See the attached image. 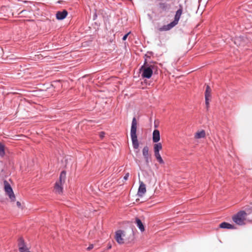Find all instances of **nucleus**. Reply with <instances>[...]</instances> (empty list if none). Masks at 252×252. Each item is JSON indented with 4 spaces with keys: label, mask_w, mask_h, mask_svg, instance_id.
<instances>
[{
    "label": "nucleus",
    "mask_w": 252,
    "mask_h": 252,
    "mask_svg": "<svg viewBox=\"0 0 252 252\" xmlns=\"http://www.w3.org/2000/svg\"><path fill=\"white\" fill-rule=\"evenodd\" d=\"M16 204H17V205L18 207H20L21 206V203H20V202H19V201L17 202Z\"/></svg>",
    "instance_id": "nucleus-27"
},
{
    "label": "nucleus",
    "mask_w": 252,
    "mask_h": 252,
    "mask_svg": "<svg viewBox=\"0 0 252 252\" xmlns=\"http://www.w3.org/2000/svg\"><path fill=\"white\" fill-rule=\"evenodd\" d=\"M206 133L205 131L204 130H202L199 131H197L194 136V137L196 139H199L202 138H204L205 137Z\"/></svg>",
    "instance_id": "nucleus-16"
},
{
    "label": "nucleus",
    "mask_w": 252,
    "mask_h": 252,
    "mask_svg": "<svg viewBox=\"0 0 252 252\" xmlns=\"http://www.w3.org/2000/svg\"><path fill=\"white\" fill-rule=\"evenodd\" d=\"M175 26L171 22L170 24L163 26L162 27L158 29V31L162 32L164 31H168L173 28Z\"/></svg>",
    "instance_id": "nucleus-15"
},
{
    "label": "nucleus",
    "mask_w": 252,
    "mask_h": 252,
    "mask_svg": "<svg viewBox=\"0 0 252 252\" xmlns=\"http://www.w3.org/2000/svg\"><path fill=\"white\" fill-rule=\"evenodd\" d=\"M246 216L247 213L244 211H241L234 215L232 217V220L236 224L242 225L244 224V221L246 220Z\"/></svg>",
    "instance_id": "nucleus-2"
},
{
    "label": "nucleus",
    "mask_w": 252,
    "mask_h": 252,
    "mask_svg": "<svg viewBox=\"0 0 252 252\" xmlns=\"http://www.w3.org/2000/svg\"><path fill=\"white\" fill-rule=\"evenodd\" d=\"M143 155L145 159L147 164L149 162V148L147 146H145L142 150Z\"/></svg>",
    "instance_id": "nucleus-10"
},
{
    "label": "nucleus",
    "mask_w": 252,
    "mask_h": 252,
    "mask_svg": "<svg viewBox=\"0 0 252 252\" xmlns=\"http://www.w3.org/2000/svg\"><path fill=\"white\" fill-rule=\"evenodd\" d=\"M205 104L206 105L207 109H208L209 106V98H205Z\"/></svg>",
    "instance_id": "nucleus-22"
},
{
    "label": "nucleus",
    "mask_w": 252,
    "mask_h": 252,
    "mask_svg": "<svg viewBox=\"0 0 252 252\" xmlns=\"http://www.w3.org/2000/svg\"><path fill=\"white\" fill-rule=\"evenodd\" d=\"M160 140V133L158 130L155 129L153 133V141L155 143H157Z\"/></svg>",
    "instance_id": "nucleus-11"
},
{
    "label": "nucleus",
    "mask_w": 252,
    "mask_h": 252,
    "mask_svg": "<svg viewBox=\"0 0 252 252\" xmlns=\"http://www.w3.org/2000/svg\"><path fill=\"white\" fill-rule=\"evenodd\" d=\"M135 223L141 231L143 232L145 230L144 226L140 219L138 218H136Z\"/></svg>",
    "instance_id": "nucleus-14"
},
{
    "label": "nucleus",
    "mask_w": 252,
    "mask_h": 252,
    "mask_svg": "<svg viewBox=\"0 0 252 252\" xmlns=\"http://www.w3.org/2000/svg\"><path fill=\"white\" fill-rule=\"evenodd\" d=\"M105 133L104 132H101L100 133V137L102 138L104 136Z\"/></svg>",
    "instance_id": "nucleus-25"
},
{
    "label": "nucleus",
    "mask_w": 252,
    "mask_h": 252,
    "mask_svg": "<svg viewBox=\"0 0 252 252\" xmlns=\"http://www.w3.org/2000/svg\"><path fill=\"white\" fill-rule=\"evenodd\" d=\"M18 249L19 252H27L29 251V248L25 244L22 238L19 239Z\"/></svg>",
    "instance_id": "nucleus-7"
},
{
    "label": "nucleus",
    "mask_w": 252,
    "mask_h": 252,
    "mask_svg": "<svg viewBox=\"0 0 252 252\" xmlns=\"http://www.w3.org/2000/svg\"><path fill=\"white\" fill-rule=\"evenodd\" d=\"M154 153H159V151L162 149V145L160 143L155 144L154 146Z\"/></svg>",
    "instance_id": "nucleus-18"
},
{
    "label": "nucleus",
    "mask_w": 252,
    "mask_h": 252,
    "mask_svg": "<svg viewBox=\"0 0 252 252\" xmlns=\"http://www.w3.org/2000/svg\"><path fill=\"white\" fill-rule=\"evenodd\" d=\"M183 6L182 5H180L179 9L176 12L174 21L171 22L175 26L177 25L179 22V21L183 13Z\"/></svg>",
    "instance_id": "nucleus-6"
},
{
    "label": "nucleus",
    "mask_w": 252,
    "mask_h": 252,
    "mask_svg": "<svg viewBox=\"0 0 252 252\" xmlns=\"http://www.w3.org/2000/svg\"><path fill=\"white\" fill-rule=\"evenodd\" d=\"M154 68V65H150L148 66H142L140 69V70H143L142 77L143 78H146L148 79L150 78L153 74Z\"/></svg>",
    "instance_id": "nucleus-3"
},
{
    "label": "nucleus",
    "mask_w": 252,
    "mask_h": 252,
    "mask_svg": "<svg viewBox=\"0 0 252 252\" xmlns=\"http://www.w3.org/2000/svg\"><path fill=\"white\" fill-rule=\"evenodd\" d=\"M129 34V32L127 33V34H125L124 37H123V40H126V39L127 38V36Z\"/></svg>",
    "instance_id": "nucleus-24"
},
{
    "label": "nucleus",
    "mask_w": 252,
    "mask_h": 252,
    "mask_svg": "<svg viewBox=\"0 0 252 252\" xmlns=\"http://www.w3.org/2000/svg\"><path fill=\"white\" fill-rule=\"evenodd\" d=\"M62 186H63L62 184H59L58 183H55V187H54V189L56 193L61 194L63 192V189Z\"/></svg>",
    "instance_id": "nucleus-13"
},
{
    "label": "nucleus",
    "mask_w": 252,
    "mask_h": 252,
    "mask_svg": "<svg viewBox=\"0 0 252 252\" xmlns=\"http://www.w3.org/2000/svg\"><path fill=\"white\" fill-rule=\"evenodd\" d=\"M66 173L64 171H62L60 176V180L56 183L63 185L65 182Z\"/></svg>",
    "instance_id": "nucleus-17"
},
{
    "label": "nucleus",
    "mask_w": 252,
    "mask_h": 252,
    "mask_svg": "<svg viewBox=\"0 0 252 252\" xmlns=\"http://www.w3.org/2000/svg\"><path fill=\"white\" fill-rule=\"evenodd\" d=\"M115 239L119 244H124L125 241L126 240L125 232L121 230H119L116 231Z\"/></svg>",
    "instance_id": "nucleus-4"
},
{
    "label": "nucleus",
    "mask_w": 252,
    "mask_h": 252,
    "mask_svg": "<svg viewBox=\"0 0 252 252\" xmlns=\"http://www.w3.org/2000/svg\"><path fill=\"white\" fill-rule=\"evenodd\" d=\"M139 183L140 186L138 189V195L139 196H142L146 191V187L142 182L139 181Z\"/></svg>",
    "instance_id": "nucleus-8"
},
{
    "label": "nucleus",
    "mask_w": 252,
    "mask_h": 252,
    "mask_svg": "<svg viewBox=\"0 0 252 252\" xmlns=\"http://www.w3.org/2000/svg\"><path fill=\"white\" fill-rule=\"evenodd\" d=\"M129 173H127L125 175V176L124 177V179L125 180H127V179H128V177H129Z\"/></svg>",
    "instance_id": "nucleus-23"
},
{
    "label": "nucleus",
    "mask_w": 252,
    "mask_h": 252,
    "mask_svg": "<svg viewBox=\"0 0 252 252\" xmlns=\"http://www.w3.org/2000/svg\"><path fill=\"white\" fill-rule=\"evenodd\" d=\"M5 154V146L3 144L0 143V156L1 157H3Z\"/></svg>",
    "instance_id": "nucleus-20"
},
{
    "label": "nucleus",
    "mask_w": 252,
    "mask_h": 252,
    "mask_svg": "<svg viewBox=\"0 0 252 252\" xmlns=\"http://www.w3.org/2000/svg\"><path fill=\"white\" fill-rule=\"evenodd\" d=\"M220 227L221 228H226L228 229H233L235 228V227L233 225L226 222L221 223L220 224Z\"/></svg>",
    "instance_id": "nucleus-12"
},
{
    "label": "nucleus",
    "mask_w": 252,
    "mask_h": 252,
    "mask_svg": "<svg viewBox=\"0 0 252 252\" xmlns=\"http://www.w3.org/2000/svg\"><path fill=\"white\" fill-rule=\"evenodd\" d=\"M155 156L157 159V160L160 163H163L164 161L160 156V155L159 153H155Z\"/></svg>",
    "instance_id": "nucleus-21"
},
{
    "label": "nucleus",
    "mask_w": 252,
    "mask_h": 252,
    "mask_svg": "<svg viewBox=\"0 0 252 252\" xmlns=\"http://www.w3.org/2000/svg\"><path fill=\"white\" fill-rule=\"evenodd\" d=\"M211 89L210 87L207 85L206 88V91L205 93V98H209L211 97Z\"/></svg>",
    "instance_id": "nucleus-19"
},
{
    "label": "nucleus",
    "mask_w": 252,
    "mask_h": 252,
    "mask_svg": "<svg viewBox=\"0 0 252 252\" xmlns=\"http://www.w3.org/2000/svg\"><path fill=\"white\" fill-rule=\"evenodd\" d=\"M4 190L7 194L9 196L11 201H14L15 200V196L13 193V190L9 185V184L6 181H4Z\"/></svg>",
    "instance_id": "nucleus-5"
},
{
    "label": "nucleus",
    "mask_w": 252,
    "mask_h": 252,
    "mask_svg": "<svg viewBox=\"0 0 252 252\" xmlns=\"http://www.w3.org/2000/svg\"><path fill=\"white\" fill-rule=\"evenodd\" d=\"M93 247H94V245H90L89 246V247L87 248V249L88 250H90L92 249L93 248Z\"/></svg>",
    "instance_id": "nucleus-26"
},
{
    "label": "nucleus",
    "mask_w": 252,
    "mask_h": 252,
    "mask_svg": "<svg viewBox=\"0 0 252 252\" xmlns=\"http://www.w3.org/2000/svg\"><path fill=\"white\" fill-rule=\"evenodd\" d=\"M137 122L136 119L134 117L132 121L130 128V136L132 142V145L134 149H137L139 147V143L137 140L136 134Z\"/></svg>",
    "instance_id": "nucleus-1"
},
{
    "label": "nucleus",
    "mask_w": 252,
    "mask_h": 252,
    "mask_svg": "<svg viewBox=\"0 0 252 252\" xmlns=\"http://www.w3.org/2000/svg\"><path fill=\"white\" fill-rule=\"evenodd\" d=\"M68 12L66 10L63 11H58L56 13V18L58 20H63L67 15Z\"/></svg>",
    "instance_id": "nucleus-9"
}]
</instances>
